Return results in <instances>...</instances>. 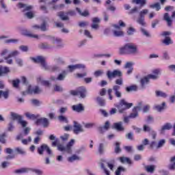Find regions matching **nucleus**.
Masks as SVG:
<instances>
[{"label": "nucleus", "instance_id": "f257e3e1", "mask_svg": "<svg viewBox=\"0 0 175 175\" xmlns=\"http://www.w3.org/2000/svg\"><path fill=\"white\" fill-rule=\"evenodd\" d=\"M75 144V139H71L66 146L62 144H58V139L52 142L53 147H57V150L62 152H66L67 154H72V147Z\"/></svg>", "mask_w": 175, "mask_h": 175}, {"label": "nucleus", "instance_id": "f03ea898", "mask_svg": "<svg viewBox=\"0 0 175 175\" xmlns=\"http://www.w3.org/2000/svg\"><path fill=\"white\" fill-rule=\"evenodd\" d=\"M22 83L23 85H26L27 90L25 92H23V95H28L29 94H41L42 92V88H40L39 86H35L33 89L31 88V85L28 84V81H27V78L25 77H22Z\"/></svg>", "mask_w": 175, "mask_h": 175}, {"label": "nucleus", "instance_id": "7ed1b4c3", "mask_svg": "<svg viewBox=\"0 0 175 175\" xmlns=\"http://www.w3.org/2000/svg\"><path fill=\"white\" fill-rule=\"evenodd\" d=\"M18 8L19 9H22L23 12H27L25 14V16L29 18V19H32L33 17H35V12L33 11H31L32 9H33V5H31L29 4H25L23 3H19L18 4Z\"/></svg>", "mask_w": 175, "mask_h": 175}, {"label": "nucleus", "instance_id": "20e7f679", "mask_svg": "<svg viewBox=\"0 0 175 175\" xmlns=\"http://www.w3.org/2000/svg\"><path fill=\"white\" fill-rule=\"evenodd\" d=\"M132 106H133V103H126L125 99L120 100L119 104L115 105V107L118 108V113H120V114H122V113H124V110L131 109V107H132Z\"/></svg>", "mask_w": 175, "mask_h": 175}, {"label": "nucleus", "instance_id": "39448f33", "mask_svg": "<svg viewBox=\"0 0 175 175\" xmlns=\"http://www.w3.org/2000/svg\"><path fill=\"white\" fill-rule=\"evenodd\" d=\"M30 59L35 62L36 64H40L42 69L44 70H49V65L46 63V58L43 56H38L36 57H30Z\"/></svg>", "mask_w": 175, "mask_h": 175}, {"label": "nucleus", "instance_id": "423d86ee", "mask_svg": "<svg viewBox=\"0 0 175 175\" xmlns=\"http://www.w3.org/2000/svg\"><path fill=\"white\" fill-rule=\"evenodd\" d=\"M121 87L120 85H115L113 86L112 89H109L107 90V94L109 95V100H113V96L111 95V92H114L115 96L116 98H122V93L120 92Z\"/></svg>", "mask_w": 175, "mask_h": 175}, {"label": "nucleus", "instance_id": "0eeeda50", "mask_svg": "<svg viewBox=\"0 0 175 175\" xmlns=\"http://www.w3.org/2000/svg\"><path fill=\"white\" fill-rule=\"evenodd\" d=\"M55 61L57 64L52 67L49 66V70H50L51 72H58V70H60L61 66H59L64 64V60L62 57L57 56L55 59Z\"/></svg>", "mask_w": 175, "mask_h": 175}, {"label": "nucleus", "instance_id": "6e6552de", "mask_svg": "<svg viewBox=\"0 0 175 175\" xmlns=\"http://www.w3.org/2000/svg\"><path fill=\"white\" fill-rule=\"evenodd\" d=\"M142 109H143V103L139 102L137 105L133 109V113L129 116V118H137V117H139V111H142Z\"/></svg>", "mask_w": 175, "mask_h": 175}, {"label": "nucleus", "instance_id": "1a4fd4ad", "mask_svg": "<svg viewBox=\"0 0 175 175\" xmlns=\"http://www.w3.org/2000/svg\"><path fill=\"white\" fill-rule=\"evenodd\" d=\"M106 75L107 79L111 80V79H116V77H122V72L120 70H107Z\"/></svg>", "mask_w": 175, "mask_h": 175}, {"label": "nucleus", "instance_id": "9d476101", "mask_svg": "<svg viewBox=\"0 0 175 175\" xmlns=\"http://www.w3.org/2000/svg\"><path fill=\"white\" fill-rule=\"evenodd\" d=\"M20 54L18 51H11L8 56L4 57V60L8 65H13V59L12 57H17Z\"/></svg>", "mask_w": 175, "mask_h": 175}, {"label": "nucleus", "instance_id": "9b49d317", "mask_svg": "<svg viewBox=\"0 0 175 175\" xmlns=\"http://www.w3.org/2000/svg\"><path fill=\"white\" fill-rule=\"evenodd\" d=\"M44 150L46 151V152L49 154V155H51V157H54V154H53V152L51 151V149L49 148L47 144H44L40 146V147L38 148V152L39 155H43V152H44Z\"/></svg>", "mask_w": 175, "mask_h": 175}, {"label": "nucleus", "instance_id": "f8f14e48", "mask_svg": "<svg viewBox=\"0 0 175 175\" xmlns=\"http://www.w3.org/2000/svg\"><path fill=\"white\" fill-rule=\"evenodd\" d=\"M87 92V90L84 87H80L78 90H72L70 92L71 95L76 96L77 95H80L81 98H85V93Z\"/></svg>", "mask_w": 175, "mask_h": 175}, {"label": "nucleus", "instance_id": "ddd939ff", "mask_svg": "<svg viewBox=\"0 0 175 175\" xmlns=\"http://www.w3.org/2000/svg\"><path fill=\"white\" fill-rule=\"evenodd\" d=\"M11 117L14 120H17L18 124H20L23 128H25V126H27V124L28 123L27 122V121L23 120V118H21V116H20L18 114L12 112Z\"/></svg>", "mask_w": 175, "mask_h": 175}, {"label": "nucleus", "instance_id": "4468645a", "mask_svg": "<svg viewBox=\"0 0 175 175\" xmlns=\"http://www.w3.org/2000/svg\"><path fill=\"white\" fill-rule=\"evenodd\" d=\"M73 132L75 135H79L81 132H84V129L80 123L75 121L73 125Z\"/></svg>", "mask_w": 175, "mask_h": 175}, {"label": "nucleus", "instance_id": "2eb2a0df", "mask_svg": "<svg viewBox=\"0 0 175 175\" xmlns=\"http://www.w3.org/2000/svg\"><path fill=\"white\" fill-rule=\"evenodd\" d=\"M68 72H75L77 69H85V66L84 64H75L68 66Z\"/></svg>", "mask_w": 175, "mask_h": 175}, {"label": "nucleus", "instance_id": "dca6fc26", "mask_svg": "<svg viewBox=\"0 0 175 175\" xmlns=\"http://www.w3.org/2000/svg\"><path fill=\"white\" fill-rule=\"evenodd\" d=\"M8 36H0V40L3 42V43H18V39H8Z\"/></svg>", "mask_w": 175, "mask_h": 175}, {"label": "nucleus", "instance_id": "f3484780", "mask_svg": "<svg viewBox=\"0 0 175 175\" xmlns=\"http://www.w3.org/2000/svg\"><path fill=\"white\" fill-rule=\"evenodd\" d=\"M129 54H137V46L135 44L127 43Z\"/></svg>", "mask_w": 175, "mask_h": 175}, {"label": "nucleus", "instance_id": "a211bd4d", "mask_svg": "<svg viewBox=\"0 0 175 175\" xmlns=\"http://www.w3.org/2000/svg\"><path fill=\"white\" fill-rule=\"evenodd\" d=\"M113 129L116 131H118L119 132H124L125 131V128L122 126V122H116L113 125Z\"/></svg>", "mask_w": 175, "mask_h": 175}, {"label": "nucleus", "instance_id": "6ab92c4d", "mask_svg": "<svg viewBox=\"0 0 175 175\" xmlns=\"http://www.w3.org/2000/svg\"><path fill=\"white\" fill-rule=\"evenodd\" d=\"M57 16L62 21H69L70 20L68 12H59L57 13Z\"/></svg>", "mask_w": 175, "mask_h": 175}, {"label": "nucleus", "instance_id": "aec40b11", "mask_svg": "<svg viewBox=\"0 0 175 175\" xmlns=\"http://www.w3.org/2000/svg\"><path fill=\"white\" fill-rule=\"evenodd\" d=\"M92 24V29H99V23H100V19L99 18H93Z\"/></svg>", "mask_w": 175, "mask_h": 175}, {"label": "nucleus", "instance_id": "412c9836", "mask_svg": "<svg viewBox=\"0 0 175 175\" xmlns=\"http://www.w3.org/2000/svg\"><path fill=\"white\" fill-rule=\"evenodd\" d=\"M36 122L37 124H42L44 128H47V126H49V124H50V122H49V119L46 118L38 119Z\"/></svg>", "mask_w": 175, "mask_h": 175}, {"label": "nucleus", "instance_id": "4be33fe9", "mask_svg": "<svg viewBox=\"0 0 175 175\" xmlns=\"http://www.w3.org/2000/svg\"><path fill=\"white\" fill-rule=\"evenodd\" d=\"M109 128H110V122L107 121L103 126L98 127V132L105 133L106 131H109Z\"/></svg>", "mask_w": 175, "mask_h": 175}, {"label": "nucleus", "instance_id": "5701e85b", "mask_svg": "<svg viewBox=\"0 0 175 175\" xmlns=\"http://www.w3.org/2000/svg\"><path fill=\"white\" fill-rule=\"evenodd\" d=\"M72 109L74 111H77V113H81V111H84V106H83V104L72 105Z\"/></svg>", "mask_w": 175, "mask_h": 175}, {"label": "nucleus", "instance_id": "b1692460", "mask_svg": "<svg viewBox=\"0 0 175 175\" xmlns=\"http://www.w3.org/2000/svg\"><path fill=\"white\" fill-rule=\"evenodd\" d=\"M9 98V90H0V99L6 100Z\"/></svg>", "mask_w": 175, "mask_h": 175}, {"label": "nucleus", "instance_id": "393cba45", "mask_svg": "<svg viewBox=\"0 0 175 175\" xmlns=\"http://www.w3.org/2000/svg\"><path fill=\"white\" fill-rule=\"evenodd\" d=\"M47 20H49V18L45 17L44 19H42V24L40 26V31H42L43 32H46L47 31Z\"/></svg>", "mask_w": 175, "mask_h": 175}, {"label": "nucleus", "instance_id": "a878e982", "mask_svg": "<svg viewBox=\"0 0 175 175\" xmlns=\"http://www.w3.org/2000/svg\"><path fill=\"white\" fill-rule=\"evenodd\" d=\"M37 81L38 83H39V84H42V85H45V87H50L51 85V83H50L49 81H46L42 77H38L37 79Z\"/></svg>", "mask_w": 175, "mask_h": 175}, {"label": "nucleus", "instance_id": "bb28decb", "mask_svg": "<svg viewBox=\"0 0 175 175\" xmlns=\"http://www.w3.org/2000/svg\"><path fill=\"white\" fill-rule=\"evenodd\" d=\"M7 73H10V68L6 66H0V77L3 76V75H6Z\"/></svg>", "mask_w": 175, "mask_h": 175}, {"label": "nucleus", "instance_id": "cd10ccee", "mask_svg": "<svg viewBox=\"0 0 175 175\" xmlns=\"http://www.w3.org/2000/svg\"><path fill=\"white\" fill-rule=\"evenodd\" d=\"M172 128H173V126H172V124H170V123H166L165 124H164V125L161 127V130H160V132H161V133H164V132H165V131H170V129H171Z\"/></svg>", "mask_w": 175, "mask_h": 175}, {"label": "nucleus", "instance_id": "c85d7f7f", "mask_svg": "<svg viewBox=\"0 0 175 175\" xmlns=\"http://www.w3.org/2000/svg\"><path fill=\"white\" fill-rule=\"evenodd\" d=\"M119 54H121L122 55L124 54H129L128 43L119 49Z\"/></svg>", "mask_w": 175, "mask_h": 175}, {"label": "nucleus", "instance_id": "c756f323", "mask_svg": "<svg viewBox=\"0 0 175 175\" xmlns=\"http://www.w3.org/2000/svg\"><path fill=\"white\" fill-rule=\"evenodd\" d=\"M67 75L68 72L64 70L57 76L56 80H58L59 81H63V80H65V77H66Z\"/></svg>", "mask_w": 175, "mask_h": 175}, {"label": "nucleus", "instance_id": "7c9ffc66", "mask_svg": "<svg viewBox=\"0 0 175 175\" xmlns=\"http://www.w3.org/2000/svg\"><path fill=\"white\" fill-rule=\"evenodd\" d=\"M59 0H47L48 5H52L51 8H49L51 10H55L57 9V6L55 5V3L58 2Z\"/></svg>", "mask_w": 175, "mask_h": 175}, {"label": "nucleus", "instance_id": "2f4dec72", "mask_svg": "<svg viewBox=\"0 0 175 175\" xmlns=\"http://www.w3.org/2000/svg\"><path fill=\"white\" fill-rule=\"evenodd\" d=\"M80 159H81V157L77 154H72L71 157L68 158V162H75V161H80Z\"/></svg>", "mask_w": 175, "mask_h": 175}, {"label": "nucleus", "instance_id": "473e14b6", "mask_svg": "<svg viewBox=\"0 0 175 175\" xmlns=\"http://www.w3.org/2000/svg\"><path fill=\"white\" fill-rule=\"evenodd\" d=\"M166 144V140L165 139H160L157 144L156 145V148L157 150H159V148H162L163 146Z\"/></svg>", "mask_w": 175, "mask_h": 175}, {"label": "nucleus", "instance_id": "72a5a7b5", "mask_svg": "<svg viewBox=\"0 0 175 175\" xmlns=\"http://www.w3.org/2000/svg\"><path fill=\"white\" fill-rule=\"evenodd\" d=\"M29 170H31V169L29 168H21L19 170H16L15 173H16L17 174H21L23 173H28Z\"/></svg>", "mask_w": 175, "mask_h": 175}, {"label": "nucleus", "instance_id": "f704fd0d", "mask_svg": "<svg viewBox=\"0 0 175 175\" xmlns=\"http://www.w3.org/2000/svg\"><path fill=\"white\" fill-rule=\"evenodd\" d=\"M145 169L148 173H154L155 172V165H146Z\"/></svg>", "mask_w": 175, "mask_h": 175}, {"label": "nucleus", "instance_id": "c9c22d12", "mask_svg": "<svg viewBox=\"0 0 175 175\" xmlns=\"http://www.w3.org/2000/svg\"><path fill=\"white\" fill-rule=\"evenodd\" d=\"M166 106L165 103H163L161 105H156L155 109L157 111H162L165 110V107Z\"/></svg>", "mask_w": 175, "mask_h": 175}, {"label": "nucleus", "instance_id": "e433bc0d", "mask_svg": "<svg viewBox=\"0 0 175 175\" xmlns=\"http://www.w3.org/2000/svg\"><path fill=\"white\" fill-rule=\"evenodd\" d=\"M38 47L40 49H51L53 47V46L49 44L48 43L44 42V43H41L38 45Z\"/></svg>", "mask_w": 175, "mask_h": 175}, {"label": "nucleus", "instance_id": "4c0bfd02", "mask_svg": "<svg viewBox=\"0 0 175 175\" xmlns=\"http://www.w3.org/2000/svg\"><path fill=\"white\" fill-rule=\"evenodd\" d=\"M122 163H131V159L125 157H122L119 158Z\"/></svg>", "mask_w": 175, "mask_h": 175}, {"label": "nucleus", "instance_id": "58836bf2", "mask_svg": "<svg viewBox=\"0 0 175 175\" xmlns=\"http://www.w3.org/2000/svg\"><path fill=\"white\" fill-rule=\"evenodd\" d=\"M163 43L166 44V46H169V44H173V41H172V38H170V37H165L163 40Z\"/></svg>", "mask_w": 175, "mask_h": 175}, {"label": "nucleus", "instance_id": "ea45409f", "mask_svg": "<svg viewBox=\"0 0 175 175\" xmlns=\"http://www.w3.org/2000/svg\"><path fill=\"white\" fill-rule=\"evenodd\" d=\"M147 0H133V3H136L137 5H140L141 6H144Z\"/></svg>", "mask_w": 175, "mask_h": 175}, {"label": "nucleus", "instance_id": "a19ab883", "mask_svg": "<svg viewBox=\"0 0 175 175\" xmlns=\"http://www.w3.org/2000/svg\"><path fill=\"white\" fill-rule=\"evenodd\" d=\"M0 5L1 8L2 12H5V13H8V7L6 6V4H5V2H3V0L0 1Z\"/></svg>", "mask_w": 175, "mask_h": 175}, {"label": "nucleus", "instance_id": "79ce46f5", "mask_svg": "<svg viewBox=\"0 0 175 175\" xmlns=\"http://www.w3.org/2000/svg\"><path fill=\"white\" fill-rule=\"evenodd\" d=\"M151 9H156L157 12L161 10V4L159 3H156L150 5Z\"/></svg>", "mask_w": 175, "mask_h": 175}, {"label": "nucleus", "instance_id": "37998d69", "mask_svg": "<svg viewBox=\"0 0 175 175\" xmlns=\"http://www.w3.org/2000/svg\"><path fill=\"white\" fill-rule=\"evenodd\" d=\"M15 152L21 155H25L26 152L22 148L17 147L15 148Z\"/></svg>", "mask_w": 175, "mask_h": 175}, {"label": "nucleus", "instance_id": "c03bdc74", "mask_svg": "<svg viewBox=\"0 0 175 175\" xmlns=\"http://www.w3.org/2000/svg\"><path fill=\"white\" fill-rule=\"evenodd\" d=\"M53 90L56 92H62V91H64L62 86L57 84L53 85Z\"/></svg>", "mask_w": 175, "mask_h": 175}, {"label": "nucleus", "instance_id": "a18cd8bd", "mask_svg": "<svg viewBox=\"0 0 175 175\" xmlns=\"http://www.w3.org/2000/svg\"><path fill=\"white\" fill-rule=\"evenodd\" d=\"M149 81L148 77H145L141 79V85L142 88H144L146 84H147Z\"/></svg>", "mask_w": 175, "mask_h": 175}, {"label": "nucleus", "instance_id": "49530a36", "mask_svg": "<svg viewBox=\"0 0 175 175\" xmlns=\"http://www.w3.org/2000/svg\"><path fill=\"white\" fill-rule=\"evenodd\" d=\"M76 10L78 12V13H79V14H81V16H83V17H87V16L90 14V13L87 10L84 11L83 12H81V10H80V8H77Z\"/></svg>", "mask_w": 175, "mask_h": 175}, {"label": "nucleus", "instance_id": "de8ad7c7", "mask_svg": "<svg viewBox=\"0 0 175 175\" xmlns=\"http://www.w3.org/2000/svg\"><path fill=\"white\" fill-rule=\"evenodd\" d=\"M126 92H132V91H137V86L136 85H131L129 87L126 88Z\"/></svg>", "mask_w": 175, "mask_h": 175}, {"label": "nucleus", "instance_id": "09e8293b", "mask_svg": "<svg viewBox=\"0 0 175 175\" xmlns=\"http://www.w3.org/2000/svg\"><path fill=\"white\" fill-rule=\"evenodd\" d=\"M120 142H116V144H115L116 154H120V152H121L122 150H121V148L120 147Z\"/></svg>", "mask_w": 175, "mask_h": 175}, {"label": "nucleus", "instance_id": "8fccbe9b", "mask_svg": "<svg viewBox=\"0 0 175 175\" xmlns=\"http://www.w3.org/2000/svg\"><path fill=\"white\" fill-rule=\"evenodd\" d=\"M19 50L23 53H28V51H29V47L25 45H21L19 46Z\"/></svg>", "mask_w": 175, "mask_h": 175}, {"label": "nucleus", "instance_id": "3c124183", "mask_svg": "<svg viewBox=\"0 0 175 175\" xmlns=\"http://www.w3.org/2000/svg\"><path fill=\"white\" fill-rule=\"evenodd\" d=\"M50 40H51V42H52V43H53V44L55 43H57V44H59V43H62V40H61L59 38H55L54 37H51Z\"/></svg>", "mask_w": 175, "mask_h": 175}, {"label": "nucleus", "instance_id": "603ef678", "mask_svg": "<svg viewBox=\"0 0 175 175\" xmlns=\"http://www.w3.org/2000/svg\"><path fill=\"white\" fill-rule=\"evenodd\" d=\"M113 35L116 37L124 36V31L121 30H113Z\"/></svg>", "mask_w": 175, "mask_h": 175}, {"label": "nucleus", "instance_id": "864d4df0", "mask_svg": "<svg viewBox=\"0 0 175 175\" xmlns=\"http://www.w3.org/2000/svg\"><path fill=\"white\" fill-rule=\"evenodd\" d=\"M15 62L16 64H17V65H18L19 66H23V65H24V60H23V59L20 57H16Z\"/></svg>", "mask_w": 175, "mask_h": 175}, {"label": "nucleus", "instance_id": "5fc2aeb1", "mask_svg": "<svg viewBox=\"0 0 175 175\" xmlns=\"http://www.w3.org/2000/svg\"><path fill=\"white\" fill-rule=\"evenodd\" d=\"M98 152L99 154H103L105 152V144L100 143L98 146Z\"/></svg>", "mask_w": 175, "mask_h": 175}, {"label": "nucleus", "instance_id": "6e6d98bb", "mask_svg": "<svg viewBox=\"0 0 175 175\" xmlns=\"http://www.w3.org/2000/svg\"><path fill=\"white\" fill-rule=\"evenodd\" d=\"M135 31L136 29H135V28L130 27L127 29V35H129V36H132V35L135 33Z\"/></svg>", "mask_w": 175, "mask_h": 175}, {"label": "nucleus", "instance_id": "4d7b16f0", "mask_svg": "<svg viewBox=\"0 0 175 175\" xmlns=\"http://www.w3.org/2000/svg\"><path fill=\"white\" fill-rule=\"evenodd\" d=\"M25 116H26V117L29 118V120H35L36 118V116L34 114H32L29 112H26L25 113Z\"/></svg>", "mask_w": 175, "mask_h": 175}, {"label": "nucleus", "instance_id": "13d9d810", "mask_svg": "<svg viewBox=\"0 0 175 175\" xmlns=\"http://www.w3.org/2000/svg\"><path fill=\"white\" fill-rule=\"evenodd\" d=\"M105 73V71L103 70H98L94 72V76L95 77H99L100 76H102Z\"/></svg>", "mask_w": 175, "mask_h": 175}, {"label": "nucleus", "instance_id": "bf43d9fd", "mask_svg": "<svg viewBox=\"0 0 175 175\" xmlns=\"http://www.w3.org/2000/svg\"><path fill=\"white\" fill-rule=\"evenodd\" d=\"M31 142H32V137H29L27 139H22V140H21V143L25 144V146H27V144H28L29 143H31Z\"/></svg>", "mask_w": 175, "mask_h": 175}, {"label": "nucleus", "instance_id": "052dcab7", "mask_svg": "<svg viewBox=\"0 0 175 175\" xmlns=\"http://www.w3.org/2000/svg\"><path fill=\"white\" fill-rule=\"evenodd\" d=\"M116 163V161H114V159L109 161L107 163V166L108 167H109V169L111 170H113V169L114 168V163Z\"/></svg>", "mask_w": 175, "mask_h": 175}, {"label": "nucleus", "instance_id": "680f3d73", "mask_svg": "<svg viewBox=\"0 0 175 175\" xmlns=\"http://www.w3.org/2000/svg\"><path fill=\"white\" fill-rule=\"evenodd\" d=\"M126 170L124 168V167H118V168L116 170V175H121V172H125Z\"/></svg>", "mask_w": 175, "mask_h": 175}, {"label": "nucleus", "instance_id": "e2e57ef3", "mask_svg": "<svg viewBox=\"0 0 175 175\" xmlns=\"http://www.w3.org/2000/svg\"><path fill=\"white\" fill-rule=\"evenodd\" d=\"M137 23L140 25H146V22L144 21V18L140 16L137 18Z\"/></svg>", "mask_w": 175, "mask_h": 175}, {"label": "nucleus", "instance_id": "0e129e2a", "mask_svg": "<svg viewBox=\"0 0 175 175\" xmlns=\"http://www.w3.org/2000/svg\"><path fill=\"white\" fill-rule=\"evenodd\" d=\"M132 66H133V62H127L125 64L124 68V69H131V68H133Z\"/></svg>", "mask_w": 175, "mask_h": 175}, {"label": "nucleus", "instance_id": "69168bd1", "mask_svg": "<svg viewBox=\"0 0 175 175\" xmlns=\"http://www.w3.org/2000/svg\"><path fill=\"white\" fill-rule=\"evenodd\" d=\"M156 95H157V96H161L162 98H166V96H167L166 93H165L162 91H157Z\"/></svg>", "mask_w": 175, "mask_h": 175}, {"label": "nucleus", "instance_id": "338daca9", "mask_svg": "<svg viewBox=\"0 0 175 175\" xmlns=\"http://www.w3.org/2000/svg\"><path fill=\"white\" fill-rule=\"evenodd\" d=\"M58 120L61 122H65L66 124H68V118L64 116H58Z\"/></svg>", "mask_w": 175, "mask_h": 175}, {"label": "nucleus", "instance_id": "774afa93", "mask_svg": "<svg viewBox=\"0 0 175 175\" xmlns=\"http://www.w3.org/2000/svg\"><path fill=\"white\" fill-rule=\"evenodd\" d=\"M97 102L98 105H100V106H104L105 103V99H103V98H101V97L97 98Z\"/></svg>", "mask_w": 175, "mask_h": 175}]
</instances>
